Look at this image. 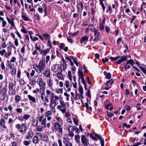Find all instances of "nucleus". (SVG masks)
<instances>
[{"mask_svg":"<svg viewBox=\"0 0 146 146\" xmlns=\"http://www.w3.org/2000/svg\"><path fill=\"white\" fill-rule=\"evenodd\" d=\"M45 66V60L44 58H42L38 64L34 65L33 68L38 74H40L44 70Z\"/></svg>","mask_w":146,"mask_h":146,"instance_id":"1","label":"nucleus"},{"mask_svg":"<svg viewBox=\"0 0 146 146\" xmlns=\"http://www.w3.org/2000/svg\"><path fill=\"white\" fill-rule=\"evenodd\" d=\"M59 97L56 96H54L53 93H52L50 98V103L49 106L50 108L54 109L56 105V102L59 100Z\"/></svg>","mask_w":146,"mask_h":146,"instance_id":"2","label":"nucleus"},{"mask_svg":"<svg viewBox=\"0 0 146 146\" xmlns=\"http://www.w3.org/2000/svg\"><path fill=\"white\" fill-rule=\"evenodd\" d=\"M54 128L56 131L58 132L57 135L59 136H61L62 134V129L61 127V125H60L59 122L54 123Z\"/></svg>","mask_w":146,"mask_h":146,"instance_id":"3","label":"nucleus"},{"mask_svg":"<svg viewBox=\"0 0 146 146\" xmlns=\"http://www.w3.org/2000/svg\"><path fill=\"white\" fill-rule=\"evenodd\" d=\"M91 137L93 140L97 141V138L99 139L101 141V146H104V141L103 139H102L101 136L98 135L97 134H95L94 136H93L91 134L90 135Z\"/></svg>","mask_w":146,"mask_h":146,"instance_id":"4","label":"nucleus"},{"mask_svg":"<svg viewBox=\"0 0 146 146\" xmlns=\"http://www.w3.org/2000/svg\"><path fill=\"white\" fill-rule=\"evenodd\" d=\"M7 88V85H5L2 90H0V100H4L6 96V93Z\"/></svg>","mask_w":146,"mask_h":146,"instance_id":"5","label":"nucleus"},{"mask_svg":"<svg viewBox=\"0 0 146 146\" xmlns=\"http://www.w3.org/2000/svg\"><path fill=\"white\" fill-rule=\"evenodd\" d=\"M100 33L98 30H95L94 35V36H95L93 40V42L95 43L96 42L98 41L100 39L99 37L100 36Z\"/></svg>","mask_w":146,"mask_h":146,"instance_id":"6","label":"nucleus"},{"mask_svg":"<svg viewBox=\"0 0 146 146\" xmlns=\"http://www.w3.org/2000/svg\"><path fill=\"white\" fill-rule=\"evenodd\" d=\"M127 57L128 56H120V59L116 62V63L117 64H120L122 62L126 61Z\"/></svg>","mask_w":146,"mask_h":146,"instance_id":"7","label":"nucleus"},{"mask_svg":"<svg viewBox=\"0 0 146 146\" xmlns=\"http://www.w3.org/2000/svg\"><path fill=\"white\" fill-rule=\"evenodd\" d=\"M81 141L84 146H87L89 144V142L85 137V136L82 135L81 136Z\"/></svg>","mask_w":146,"mask_h":146,"instance_id":"8","label":"nucleus"},{"mask_svg":"<svg viewBox=\"0 0 146 146\" xmlns=\"http://www.w3.org/2000/svg\"><path fill=\"white\" fill-rule=\"evenodd\" d=\"M34 133L32 131L30 130L27 133L26 135V137L27 139H31L33 137Z\"/></svg>","mask_w":146,"mask_h":146,"instance_id":"9","label":"nucleus"},{"mask_svg":"<svg viewBox=\"0 0 146 146\" xmlns=\"http://www.w3.org/2000/svg\"><path fill=\"white\" fill-rule=\"evenodd\" d=\"M43 75L46 77H49L50 76V69L46 68L44 70Z\"/></svg>","mask_w":146,"mask_h":146,"instance_id":"10","label":"nucleus"},{"mask_svg":"<svg viewBox=\"0 0 146 146\" xmlns=\"http://www.w3.org/2000/svg\"><path fill=\"white\" fill-rule=\"evenodd\" d=\"M27 129V126L26 123H22L21 129H20L19 131L21 133L25 132Z\"/></svg>","mask_w":146,"mask_h":146,"instance_id":"11","label":"nucleus"},{"mask_svg":"<svg viewBox=\"0 0 146 146\" xmlns=\"http://www.w3.org/2000/svg\"><path fill=\"white\" fill-rule=\"evenodd\" d=\"M52 69L54 72L56 73L59 70V65L57 64L53 65L52 66Z\"/></svg>","mask_w":146,"mask_h":146,"instance_id":"12","label":"nucleus"},{"mask_svg":"<svg viewBox=\"0 0 146 146\" xmlns=\"http://www.w3.org/2000/svg\"><path fill=\"white\" fill-rule=\"evenodd\" d=\"M37 82L40 86H45V84L43 82L42 78H38L37 80Z\"/></svg>","mask_w":146,"mask_h":146,"instance_id":"13","label":"nucleus"},{"mask_svg":"<svg viewBox=\"0 0 146 146\" xmlns=\"http://www.w3.org/2000/svg\"><path fill=\"white\" fill-rule=\"evenodd\" d=\"M14 86V84L13 82L10 83L9 85V90L11 91H12V94L13 95H14L15 93V91H13V88Z\"/></svg>","mask_w":146,"mask_h":146,"instance_id":"14","label":"nucleus"},{"mask_svg":"<svg viewBox=\"0 0 146 146\" xmlns=\"http://www.w3.org/2000/svg\"><path fill=\"white\" fill-rule=\"evenodd\" d=\"M0 125L1 127L5 129L7 128L5 125V121L3 118L1 119L0 120Z\"/></svg>","mask_w":146,"mask_h":146,"instance_id":"15","label":"nucleus"},{"mask_svg":"<svg viewBox=\"0 0 146 146\" xmlns=\"http://www.w3.org/2000/svg\"><path fill=\"white\" fill-rule=\"evenodd\" d=\"M50 50V49L49 48H47L46 50H41L40 52V53L43 55L46 56L49 52Z\"/></svg>","mask_w":146,"mask_h":146,"instance_id":"16","label":"nucleus"},{"mask_svg":"<svg viewBox=\"0 0 146 146\" xmlns=\"http://www.w3.org/2000/svg\"><path fill=\"white\" fill-rule=\"evenodd\" d=\"M88 37L87 36H83L82 37L80 40V42L81 44L87 41L88 39Z\"/></svg>","mask_w":146,"mask_h":146,"instance_id":"17","label":"nucleus"},{"mask_svg":"<svg viewBox=\"0 0 146 146\" xmlns=\"http://www.w3.org/2000/svg\"><path fill=\"white\" fill-rule=\"evenodd\" d=\"M28 97L30 100L32 101L34 103H35L36 102V100L34 97L30 95H29L28 96Z\"/></svg>","mask_w":146,"mask_h":146,"instance_id":"18","label":"nucleus"},{"mask_svg":"<svg viewBox=\"0 0 146 146\" xmlns=\"http://www.w3.org/2000/svg\"><path fill=\"white\" fill-rule=\"evenodd\" d=\"M38 139L36 136H34L33 138V142L35 144H36L38 143Z\"/></svg>","mask_w":146,"mask_h":146,"instance_id":"19","label":"nucleus"},{"mask_svg":"<svg viewBox=\"0 0 146 146\" xmlns=\"http://www.w3.org/2000/svg\"><path fill=\"white\" fill-rule=\"evenodd\" d=\"M42 37L46 40H48L50 39V35L46 33H45L42 35Z\"/></svg>","mask_w":146,"mask_h":146,"instance_id":"20","label":"nucleus"},{"mask_svg":"<svg viewBox=\"0 0 146 146\" xmlns=\"http://www.w3.org/2000/svg\"><path fill=\"white\" fill-rule=\"evenodd\" d=\"M78 75L79 76V79L80 80L81 78H84V76L83 72L80 70L78 71Z\"/></svg>","mask_w":146,"mask_h":146,"instance_id":"21","label":"nucleus"},{"mask_svg":"<svg viewBox=\"0 0 146 146\" xmlns=\"http://www.w3.org/2000/svg\"><path fill=\"white\" fill-rule=\"evenodd\" d=\"M67 129L69 132H73L74 130V127L69 125H68Z\"/></svg>","mask_w":146,"mask_h":146,"instance_id":"22","label":"nucleus"},{"mask_svg":"<svg viewBox=\"0 0 146 146\" xmlns=\"http://www.w3.org/2000/svg\"><path fill=\"white\" fill-rule=\"evenodd\" d=\"M77 7L78 8V11L80 12L82 9L83 8V6L82 3L81 2L78 5Z\"/></svg>","mask_w":146,"mask_h":146,"instance_id":"23","label":"nucleus"},{"mask_svg":"<svg viewBox=\"0 0 146 146\" xmlns=\"http://www.w3.org/2000/svg\"><path fill=\"white\" fill-rule=\"evenodd\" d=\"M46 118H44L42 119V121L41 122V124L42 125V127H45L46 126Z\"/></svg>","mask_w":146,"mask_h":146,"instance_id":"24","label":"nucleus"},{"mask_svg":"<svg viewBox=\"0 0 146 146\" xmlns=\"http://www.w3.org/2000/svg\"><path fill=\"white\" fill-rule=\"evenodd\" d=\"M104 74L106 75V78L107 79H110L111 78V74L110 73H107L105 71Z\"/></svg>","mask_w":146,"mask_h":146,"instance_id":"25","label":"nucleus"},{"mask_svg":"<svg viewBox=\"0 0 146 146\" xmlns=\"http://www.w3.org/2000/svg\"><path fill=\"white\" fill-rule=\"evenodd\" d=\"M130 64L131 66H133L135 64V62L133 59H130L127 61V64Z\"/></svg>","mask_w":146,"mask_h":146,"instance_id":"26","label":"nucleus"},{"mask_svg":"<svg viewBox=\"0 0 146 146\" xmlns=\"http://www.w3.org/2000/svg\"><path fill=\"white\" fill-rule=\"evenodd\" d=\"M35 48L37 50H38L39 52H40L41 50V45L40 44H38L36 43L35 44Z\"/></svg>","mask_w":146,"mask_h":146,"instance_id":"27","label":"nucleus"},{"mask_svg":"<svg viewBox=\"0 0 146 146\" xmlns=\"http://www.w3.org/2000/svg\"><path fill=\"white\" fill-rule=\"evenodd\" d=\"M120 56H118L115 57H110L109 58L111 60L115 61L117 60V59L120 58Z\"/></svg>","mask_w":146,"mask_h":146,"instance_id":"28","label":"nucleus"},{"mask_svg":"<svg viewBox=\"0 0 146 146\" xmlns=\"http://www.w3.org/2000/svg\"><path fill=\"white\" fill-rule=\"evenodd\" d=\"M42 140L45 142H48L49 140L48 137L46 135H44L43 136Z\"/></svg>","mask_w":146,"mask_h":146,"instance_id":"29","label":"nucleus"},{"mask_svg":"<svg viewBox=\"0 0 146 146\" xmlns=\"http://www.w3.org/2000/svg\"><path fill=\"white\" fill-rule=\"evenodd\" d=\"M64 144H65L66 143H68L70 142V139H69L67 137H64Z\"/></svg>","mask_w":146,"mask_h":146,"instance_id":"30","label":"nucleus"},{"mask_svg":"<svg viewBox=\"0 0 146 146\" xmlns=\"http://www.w3.org/2000/svg\"><path fill=\"white\" fill-rule=\"evenodd\" d=\"M53 84V81L52 79H50L48 81V86L50 88H51Z\"/></svg>","mask_w":146,"mask_h":146,"instance_id":"31","label":"nucleus"},{"mask_svg":"<svg viewBox=\"0 0 146 146\" xmlns=\"http://www.w3.org/2000/svg\"><path fill=\"white\" fill-rule=\"evenodd\" d=\"M30 117V116L29 115L24 114L23 116V118L24 119L27 120Z\"/></svg>","mask_w":146,"mask_h":146,"instance_id":"32","label":"nucleus"},{"mask_svg":"<svg viewBox=\"0 0 146 146\" xmlns=\"http://www.w3.org/2000/svg\"><path fill=\"white\" fill-rule=\"evenodd\" d=\"M56 92L58 94H62L63 93V89L62 88H59L56 89Z\"/></svg>","mask_w":146,"mask_h":146,"instance_id":"33","label":"nucleus"},{"mask_svg":"<svg viewBox=\"0 0 146 146\" xmlns=\"http://www.w3.org/2000/svg\"><path fill=\"white\" fill-rule=\"evenodd\" d=\"M16 102L18 103L20 101V97L19 96L17 95L16 96L15 98Z\"/></svg>","mask_w":146,"mask_h":146,"instance_id":"34","label":"nucleus"},{"mask_svg":"<svg viewBox=\"0 0 146 146\" xmlns=\"http://www.w3.org/2000/svg\"><path fill=\"white\" fill-rule=\"evenodd\" d=\"M56 76L59 79H61L63 76L61 72H59L56 74Z\"/></svg>","mask_w":146,"mask_h":146,"instance_id":"35","label":"nucleus"},{"mask_svg":"<svg viewBox=\"0 0 146 146\" xmlns=\"http://www.w3.org/2000/svg\"><path fill=\"white\" fill-rule=\"evenodd\" d=\"M68 76L69 77V80L71 81H72V75L71 74V72L70 71H69L68 72Z\"/></svg>","mask_w":146,"mask_h":146,"instance_id":"36","label":"nucleus"},{"mask_svg":"<svg viewBox=\"0 0 146 146\" xmlns=\"http://www.w3.org/2000/svg\"><path fill=\"white\" fill-rule=\"evenodd\" d=\"M52 115V112L50 111H47L45 113V116H48V115Z\"/></svg>","mask_w":146,"mask_h":146,"instance_id":"37","label":"nucleus"},{"mask_svg":"<svg viewBox=\"0 0 146 146\" xmlns=\"http://www.w3.org/2000/svg\"><path fill=\"white\" fill-rule=\"evenodd\" d=\"M16 73V68H13L11 71V74L14 75Z\"/></svg>","mask_w":146,"mask_h":146,"instance_id":"38","label":"nucleus"},{"mask_svg":"<svg viewBox=\"0 0 146 146\" xmlns=\"http://www.w3.org/2000/svg\"><path fill=\"white\" fill-rule=\"evenodd\" d=\"M40 86L41 87H40V89L41 91H40V92L41 93H44L45 90L44 87L45 86Z\"/></svg>","mask_w":146,"mask_h":146,"instance_id":"39","label":"nucleus"},{"mask_svg":"<svg viewBox=\"0 0 146 146\" xmlns=\"http://www.w3.org/2000/svg\"><path fill=\"white\" fill-rule=\"evenodd\" d=\"M36 19L38 21L40 20V17L39 15L36 13L34 15Z\"/></svg>","mask_w":146,"mask_h":146,"instance_id":"40","label":"nucleus"},{"mask_svg":"<svg viewBox=\"0 0 146 146\" xmlns=\"http://www.w3.org/2000/svg\"><path fill=\"white\" fill-rule=\"evenodd\" d=\"M60 105L63 108H65L66 106V105L65 104L64 102L63 101L60 100Z\"/></svg>","mask_w":146,"mask_h":146,"instance_id":"41","label":"nucleus"},{"mask_svg":"<svg viewBox=\"0 0 146 146\" xmlns=\"http://www.w3.org/2000/svg\"><path fill=\"white\" fill-rule=\"evenodd\" d=\"M23 144L26 146H27L29 145L31 143V141H23Z\"/></svg>","mask_w":146,"mask_h":146,"instance_id":"42","label":"nucleus"},{"mask_svg":"<svg viewBox=\"0 0 146 146\" xmlns=\"http://www.w3.org/2000/svg\"><path fill=\"white\" fill-rule=\"evenodd\" d=\"M75 139L77 142L80 141V136L79 135H75Z\"/></svg>","mask_w":146,"mask_h":146,"instance_id":"43","label":"nucleus"},{"mask_svg":"<svg viewBox=\"0 0 146 146\" xmlns=\"http://www.w3.org/2000/svg\"><path fill=\"white\" fill-rule=\"evenodd\" d=\"M79 90L80 94H83V91L82 87L81 86H79Z\"/></svg>","mask_w":146,"mask_h":146,"instance_id":"44","label":"nucleus"},{"mask_svg":"<svg viewBox=\"0 0 146 146\" xmlns=\"http://www.w3.org/2000/svg\"><path fill=\"white\" fill-rule=\"evenodd\" d=\"M64 96H66V100L67 101H69V97L70 96V95L68 94L66 92H64Z\"/></svg>","mask_w":146,"mask_h":146,"instance_id":"45","label":"nucleus"},{"mask_svg":"<svg viewBox=\"0 0 146 146\" xmlns=\"http://www.w3.org/2000/svg\"><path fill=\"white\" fill-rule=\"evenodd\" d=\"M21 31L23 33H25L26 34L27 33V32L26 31V29L24 27H23L22 29L21 30Z\"/></svg>","mask_w":146,"mask_h":146,"instance_id":"46","label":"nucleus"},{"mask_svg":"<svg viewBox=\"0 0 146 146\" xmlns=\"http://www.w3.org/2000/svg\"><path fill=\"white\" fill-rule=\"evenodd\" d=\"M104 28V26L103 24H100L99 26V28L100 30L102 31L103 30Z\"/></svg>","mask_w":146,"mask_h":146,"instance_id":"47","label":"nucleus"},{"mask_svg":"<svg viewBox=\"0 0 146 146\" xmlns=\"http://www.w3.org/2000/svg\"><path fill=\"white\" fill-rule=\"evenodd\" d=\"M67 64L66 63H63V70H65L67 67Z\"/></svg>","mask_w":146,"mask_h":146,"instance_id":"48","label":"nucleus"},{"mask_svg":"<svg viewBox=\"0 0 146 146\" xmlns=\"http://www.w3.org/2000/svg\"><path fill=\"white\" fill-rule=\"evenodd\" d=\"M89 27V29L90 31L93 32H94V33H95V30H98L97 29H96L95 28L93 29L91 28V26H88Z\"/></svg>","mask_w":146,"mask_h":146,"instance_id":"49","label":"nucleus"},{"mask_svg":"<svg viewBox=\"0 0 146 146\" xmlns=\"http://www.w3.org/2000/svg\"><path fill=\"white\" fill-rule=\"evenodd\" d=\"M11 54V52H6L5 54V56L6 57H8Z\"/></svg>","mask_w":146,"mask_h":146,"instance_id":"50","label":"nucleus"},{"mask_svg":"<svg viewBox=\"0 0 146 146\" xmlns=\"http://www.w3.org/2000/svg\"><path fill=\"white\" fill-rule=\"evenodd\" d=\"M113 83V80L112 79H111L109 81L107 82L106 83V84L107 85L109 83L111 85Z\"/></svg>","mask_w":146,"mask_h":146,"instance_id":"51","label":"nucleus"},{"mask_svg":"<svg viewBox=\"0 0 146 146\" xmlns=\"http://www.w3.org/2000/svg\"><path fill=\"white\" fill-rule=\"evenodd\" d=\"M125 68V70L127 71V69H129L130 68L131 66L130 65L128 64H127V63L126 65H124Z\"/></svg>","mask_w":146,"mask_h":146,"instance_id":"52","label":"nucleus"},{"mask_svg":"<svg viewBox=\"0 0 146 146\" xmlns=\"http://www.w3.org/2000/svg\"><path fill=\"white\" fill-rule=\"evenodd\" d=\"M43 7L45 9L44 10V12L46 13V12H47V7L44 4H43L42 5Z\"/></svg>","mask_w":146,"mask_h":146,"instance_id":"53","label":"nucleus"},{"mask_svg":"<svg viewBox=\"0 0 146 146\" xmlns=\"http://www.w3.org/2000/svg\"><path fill=\"white\" fill-rule=\"evenodd\" d=\"M22 18L24 19L25 21H28L29 20V19L28 17H27L26 16L23 15L22 16Z\"/></svg>","mask_w":146,"mask_h":146,"instance_id":"54","label":"nucleus"},{"mask_svg":"<svg viewBox=\"0 0 146 146\" xmlns=\"http://www.w3.org/2000/svg\"><path fill=\"white\" fill-rule=\"evenodd\" d=\"M31 83L35 85L36 83V79L35 78H32L31 80Z\"/></svg>","mask_w":146,"mask_h":146,"instance_id":"55","label":"nucleus"},{"mask_svg":"<svg viewBox=\"0 0 146 146\" xmlns=\"http://www.w3.org/2000/svg\"><path fill=\"white\" fill-rule=\"evenodd\" d=\"M65 85L67 88H68L69 85V82L67 81H66L65 82Z\"/></svg>","mask_w":146,"mask_h":146,"instance_id":"56","label":"nucleus"},{"mask_svg":"<svg viewBox=\"0 0 146 146\" xmlns=\"http://www.w3.org/2000/svg\"><path fill=\"white\" fill-rule=\"evenodd\" d=\"M21 74V71L20 70H18L17 74V77L19 78H20V76Z\"/></svg>","mask_w":146,"mask_h":146,"instance_id":"57","label":"nucleus"},{"mask_svg":"<svg viewBox=\"0 0 146 146\" xmlns=\"http://www.w3.org/2000/svg\"><path fill=\"white\" fill-rule=\"evenodd\" d=\"M141 70L144 72V73L146 75V70L142 67H140Z\"/></svg>","mask_w":146,"mask_h":146,"instance_id":"58","label":"nucleus"},{"mask_svg":"<svg viewBox=\"0 0 146 146\" xmlns=\"http://www.w3.org/2000/svg\"><path fill=\"white\" fill-rule=\"evenodd\" d=\"M16 110L17 111V112H18L19 113H21L22 112V109H21V108H17Z\"/></svg>","mask_w":146,"mask_h":146,"instance_id":"59","label":"nucleus"},{"mask_svg":"<svg viewBox=\"0 0 146 146\" xmlns=\"http://www.w3.org/2000/svg\"><path fill=\"white\" fill-rule=\"evenodd\" d=\"M2 21V26L3 27H5V26H6V24L7 23V22L5 21L3 19Z\"/></svg>","mask_w":146,"mask_h":146,"instance_id":"60","label":"nucleus"},{"mask_svg":"<svg viewBox=\"0 0 146 146\" xmlns=\"http://www.w3.org/2000/svg\"><path fill=\"white\" fill-rule=\"evenodd\" d=\"M102 60L103 63H105L108 62V59L106 57H105V58H103Z\"/></svg>","mask_w":146,"mask_h":146,"instance_id":"61","label":"nucleus"},{"mask_svg":"<svg viewBox=\"0 0 146 146\" xmlns=\"http://www.w3.org/2000/svg\"><path fill=\"white\" fill-rule=\"evenodd\" d=\"M38 12L40 13H42L43 12V9L42 8L38 7Z\"/></svg>","mask_w":146,"mask_h":146,"instance_id":"62","label":"nucleus"},{"mask_svg":"<svg viewBox=\"0 0 146 146\" xmlns=\"http://www.w3.org/2000/svg\"><path fill=\"white\" fill-rule=\"evenodd\" d=\"M36 129L37 131L39 132H41L42 130V128L41 127H40L39 126L37 127Z\"/></svg>","mask_w":146,"mask_h":146,"instance_id":"63","label":"nucleus"},{"mask_svg":"<svg viewBox=\"0 0 146 146\" xmlns=\"http://www.w3.org/2000/svg\"><path fill=\"white\" fill-rule=\"evenodd\" d=\"M105 30L106 32L108 33L110 31V28L107 26H106L105 27Z\"/></svg>","mask_w":146,"mask_h":146,"instance_id":"64","label":"nucleus"}]
</instances>
